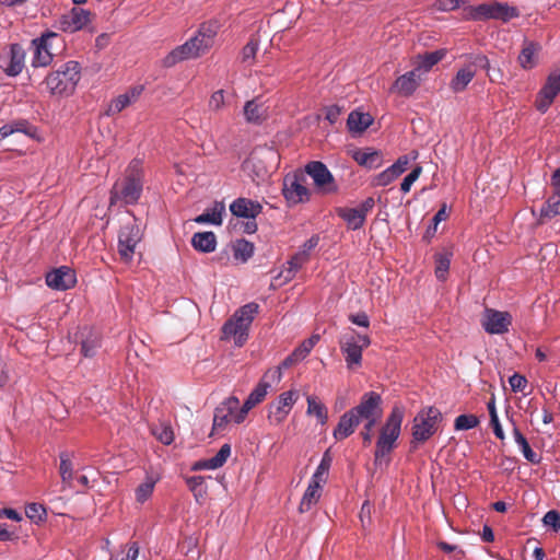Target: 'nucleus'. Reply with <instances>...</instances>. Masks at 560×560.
Wrapping results in <instances>:
<instances>
[{"label": "nucleus", "mask_w": 560, "mask_h": 560, "mask_svg": "<svg viewBox=\"0 0 560 560\" xmlns=\"http://www.w3.org/2000/svg\"><path fill=\"white\" fill-rule=\"evenodd\" d=\"M352 159L361 166L370 170L378 168L383 165L381 151L373 149H358L353 151Z\"/></svg>", "instance_id": "b1692460"}, {"label": "nucleus", "mask_w": 560, "mask_h": 560, "mask_svg": "<svg viewBox=\"0 0 560 560\" xmlns=\"http://www.w3.org/2000/svg\"><path fill=\"white\" fill-rule=\"evenodd\" d=\"M337 214L347 222L352 230H359L364 225L363 217L354 208H338Z\"/></svg>", "instance_id": "e433bc0d"}, {"label": "nucleus", "mask_w": 560, "mask_h": 560, "mask_svg": "<svg viewBox=\"0 0 560 560\" xmlns=\"http://www.w3.org/2000/svg\"><path fill=\"white\" fill-rule=\"evenodd\" d=\"M518 16L520 11L516 7H512L508 3H501L498 1L481 3L479 5L468 7L465 9V18L472 21L495 19L508 22Z\"/></svg>", "instance_id": "39448f33"}, {"label": "nucleus", "mask_w": 560, "mask_h": 560, "mask_svg": "<svg viewBox=\"0 0 560 560\" xmlns=\"http://www.w3.org/2000/svg\"><path fill=\"white\" fill-rule=\"evenodd\" d=\"M156 480L153 477H147L136 489V500L139 503L145 502L152 494Z\"/></svg>", "instance_id": "c03bdc74"}, {"label": "nucleus", "mask_w": 560, "mask_h": 560, "mask_svg": "<svg viewBox=\"0 0 560 560\" xmlns=\"http://www.w3.org/2000/svg\"><path fill=\"white\" fill-rule=\"evenodd\" d=\"M397 178L394 171H392L390 166L387 167L385 171L381 172L374 177L373 184L375 186H387L390 183H393Z\"/></svg>", "instance_id": "6e6d98bb"}, {"label": "nucleus", "mask_w": 560, "mask_h": 560, "mask_svg": "<svg viewBox=\"0 0 560 560\" xmlns=\"http://www.w3.org/2000/svg\"><path fill=\"white\" fill-rule=\"evenodd\" d=\"M451 253H438L435 254V277L440 281H444L447 278V273L451 265Z\"/></svg>", "instance_id": "79ce46f5"}, {"label": "nucleus", "mask_w": 560, "mask_h": 560, "mask_svg": "<svg viewBox=\"0 0 560 560\" xmlns=\"http://www.w3.org/2000/svg\"><path fill=\"white\" fill-rule=\"evenodd\" d=\"M509 383H510V386L512 388L513 392L517 393V392H524L526 385H527V380L525 378V376L518 374V373H514L510 378H509Z\"/></svg>", "instance_id": "052dcab7"}, {"label": "nucleus", "mask_w": 560, "mask_h": 560, "mask_svg": "<svg viewBox=\"0 0 560 560\" xmlns=\"http://www.w3.org/2000/svg\"><path fill=\"white\" fill-rule=\"evenodd\" d=\"M298 399L299 394L296 390H288L281 393L276 400L271 401L267 406V419L270 422V424H281L289 416L290 411L292 410Z\"/></svg>", "instance_id": "9b49d317"}, {"label": "nucleus", "mask_w": 560, "mask_h": 560, "mask_svg": "<svg viewBox=\"0 0 560 560\" xmlns=\"http://www.w3.org/2000/svg\"><path fill=\"white\" fill-rule=\"evenodd\" d=\"M479 424V419L475 415H459L456 417L454 428L456 431L470 430Z\"/></svg>", "instance_id": "09e8293b"}, {"label": "nucleus", "mask_w": 560, "mask_h": 560, "mask_svg": "<svg viewBox=\"0 0 560 560\" xmlns=\"http://www.w3.org/2000/svg\"><path fill=\"white\" fill-rule=\"evenodd\" d=\"M513 436L524 457L532 464H538L540 462V457L532 450L528 441L516 427L513 429Z\"/></svg>", "instance_id": "f704fd0d"}, {"label": "nucleus", "mask_w": 560, "mask_h": 560, "mask_svg": "<svg viewBox=\"0 0 560 560\" xmlns=\"http://www.w3.org/2000/svg\"><path fill=\"white\" fill-rule=\"evenodd\" d=\"M230 211L238 218L255 219L261 213L262 206L258 201L241 197L230 205Z\"/></svg>", "instance_id": "4be33fe9"}, {"label": "nucleus", "mask_w": 560, "mask_h": 560, "mask_svg": "<svg viewBox=\"0 0 560 560\" xmlns=\"http://www.w3.org/2000/svg\"><path fill=\"white\" fill-rule=\"evenodd\" d=\"M402 419L404 409L395 406L381 429L374 452L375 465H382L384 460L386 465L389 463V459H385V457L395 447V443L400 435Z\"/></svg>", "instance_id": "7ed1b4c3"}, {"label": "nucleus", "mask_w": 560, "mask_h": 560, "mask_svg": "<svg viewBox=\"0 0 560 560\" xmlns=\"http://www.w3.org/2000/svg\"><path fill=\"white\" fill-rule=\"evenodd\" d=\"M59 40V35L54 32L44 33L40 37L33 39L34 55L32 66L35 68L49 66L55 56L54 43Z\"/></svg>", "instance_id": "f8f14e48"}, {"label": "nucleus", "mask_w": 560, "mask_h": 560, "mask_svg": "<svg viewBox=\"0 0 560 560\" xmlns=\"http://www.w3.org/2000/svg\"><path fill=\"white\" fill-rule=\"evenodd\" d=\"M81 79V66L78 61L69 60L51 71L45 78V84L54 96H69Z\"/></svg>", "instance_id": "f03ea898"}, {"label": "nucleus", "mask_w": 560, "mask_h": 560, "mask_svg": "<svg viewBox=\"0 0 560 560\" xmlns=\"http://www.w3.org/2000/svg\"><path fill=\"white\" fill-rule=\"evenodd\" d=\"M282 373L281 368L269 369L256 387L250 392L248 398L256 405L260 404L268 394L272 383H279L281 381Z\"/></svg>", "instance_id": "412c9836"}, {"label": "nucleus", "mask_w": 560, "mask_h": 560, "mask_svg": "<svg viewBox=\"0 0 560 560\" xmlns=\"http://www.w3.org/2000/svg\"><path fill=\"white\" fill-rule=\"evenodd\" d=\"M559 93L560 69H555L550 71L545 84L542 85V88L540 89L536 96V109L542 114L546 113Z\"/></svg>", "instance_id": "2eb2a0df"}, {"label": "nucleus", "mask_w": 560, "mask_h": 560, "mask_svg": "<svg viewBox=\"0 0 560 560\" xmlns=\"http://www.w3.org/2000/svg\"><path fill=\"white\" fill-rule=\"evenodd\" d=\"M305 172L310 175L316 188L324 194H332L338 190V186L331 172L320 161H312L306 164Z\"/></svg>", "instance_id": "4468645a"}, {"label": "nucleus", "mask_w": 560, "mask_h": 560, "mask_svg": "<svg viewBox=\"0 0 560 560\" xmlns=\"http://www.w3.org/2000/svg\"><path fill=\"white\" fill-rule=\"evenodd\" d=\"M374 206V198L369 197L363 202H361L359 207L354 208V210H357L363 217V221L365 222L366 215L373 210Z\"/></svg>", "instance_id": "774afa93"}, {"label": "nucleus", "mask_w": 560, "mask_h": 560, "mask_svg": "<svg viewBox=\"0 0 560 560\" xmlns=\"http://www.w3.org/2000/svg\"><path fill=\"white\" fill-rule=\"evenodd\" d=\"M304 265L300 260H295V255L291 257L288 261V267L281 271L280 276L284 278V281L288 282L292 280L295 273L303 267Z\"/></svg>", "instance_id": "864d4df0"}, {"label": "nucleus", "mask_w": 560, "mask_h": 560, "mask_svg": "<svg viewBox=\"0 0 560 560\" xmlns=\"http://www.w3.org/2000/svg\"><path fill=\"white\" fill-rule=\"evenodd\" d=\"M422 173V167L421 166H416L401 182L400 184V190L404 192V194H407L410 191V188L411 186L413 185V183L419 178V176L421 175Z\"/></svg>", "instance_id": "5fc2aeb1"}, {"label": "nucleus", "mask_w": 560, "mask_h": 560, "mask_svg": "<svg viewBox=\"0 0 560 560\" xmlns=\"http://www.w3.org/2000/svg\"><path fill=\"white\" fill-rule=\"evenodd\" d=\"M191 245L196 250L211 253L215 249L217 237L213 232H198L191 238Z\"/></svg>", "instance_id": "c85d7f7f"}, {"label": "nucleus", "mask_w": 560, "mask_h": 560, "mask_svg": "<svg viewBox=\"0 0 560 560\" xmlns=\"http://www.w3.org/2000/svg\"><path fill=\"white\" fill-rule=\"evenodd\" d=\"M214 35L215 31L211 27V25H202L195 37L198 39L202 38L203 40L209 39V44L207 45L208 50L213 45Z\"/></svg>", "instance_id": "0e129e2a"}, {"label": "nucleus", "mask_w": 560, "mask_h": 560, "mask_svg": "<svg viewBox=\"0 0 560 560\" xmlns=\"http://www.w3.org/2000/svg\"><path fill=\"white\" fill-rule=\"evenodd\" d=\"M224 105V91L218 90L212 93L209 100V108L211 110H220Z\"/></svg>", "instance_id": "680f3d73"}, {"label": "nucleus", "mask_w": 560, "mask_h": 560, "mask_svg": "<svg viewBox=\"0 0 560 560\" xmlns=\"http://www.w3.org/2000/svg\"><path fill=\"white\" fill-rule=\"evenodd\" d=\"M512 317L508 312L487 308L482 319V327L488 334L502 335L509 331Z\"/></svg>", "instance_id": "f3484780"}, {"label": "nucleus", "mask_w": 560, "mask_h": 560, "mask_svg": "<svg viewBox=\"0 0 560 560\" xmlns=\"http://www.w3.org/2000/svg\"><path fill=\"white\" fill-rule=\"evenodd\" d=\"M319 340V336H312L311 338L304 340L300 347L296 348L298 354H301L304 359L312 351L316 342Z\"/></svg>", "instance_id": "e2e57ef3"}, {"label": "nucleus", "mask_w": 560, "mask_h": 560, "mask_svg": "<svg viewBox=\"0 0 560 560\" xmlns=\"http://www.w3.org/2000/svg\"><path fill=\"white\" fill-rule=\"evenodd\" d=\"M77 283L74 271L66 266L54 269L46 275V284L59 291H66L73 288Z\"/></svg>", "instance_id": "a211bd4d"}, {"label": "nucleus", "mask_w": 560, "mask_h": 560, "mask_svg": "<svg viewBox=\"0 0 560 560\" xmlns=\"http://www.w3.org/2000/svg\"><path fill=\"white\" fill-rule=\"evenodd\" d=\"M208 44L209 39H198L194 36L185 44L177 46L167 56H165L163 59V66L171 68L180 61L198 58L207 51Z\"/></svg>", "instance_id": "6e6552de"}, {"label": "nucleus", "mask_w": 560, "mask_h": 560, "mask_svg": "<svg viewBox=\"0 0 560 560\" xmlns=\"http://www.w3.org/2000/svg\"><path fill=\"white\" fill-rule=\"evenodd\" d=\"M540 48V45L537 43L525 42L517 58L520 66L525 70L533 69L537 65V55Z\"/></svg>", "instance_id": "bb28decb"}, {"label": "nucleus", "mask_w": 560, "mask_h": 560, "mask_svg": "<svg viewBox=\"0 0 560 560\" xmlns=\"http://www.w3.org/2000/svg\"><path fill=\"white\" fill-rule=\"evenodd\" d=\"M26 516L34 523L38 524L46 518V510L42 504L31 503L25 508Z\"/></svg>", "instance_id": "8fccbe9b"}, {"label": "nucleus", "mask_w": 560, "mask_h": 560, "mask_svg": "<svg viewBox=\"0 0 560 560\" xmlns=\"http://www.w3.org/2000/svg\"><path fill=\"white\" fill-rule=\"evenodd\" d=\"M139 556V545L137 541H132L128 545V550L125 556L110 558V560H136Z\"/></svg>", "instance_id": "338daca9"}, {"label": "nucleus", "mask_w": 560, "mask_h": 560, "mask_svg": "<svg viewBox=\"0 0 560 560\" xmlns=\"http://www.w3.org/2000/svg\"><path fill=\"white\" fill-rule=\"evenodd\" d=\"M142 163L140 160H132L126 168L125 177L114 184L110 190L109 205L118 201L125 205H135L141 197L143 183Z\"/></svg>", "instance_id": "f257e3e1"}, {"label": "nucleus", "mask_w": 560, "mask_h": 560, "mask_svg": "<svg viewBox=\"0 0 560 560\" xmlns=\"http://www.w3.org/2000/svg\"><path fill=\"white\" fill-rule=\"evenodd\" d=\"M187 486L189 490L194 493V497L197 501L203 499L207 494V489L205 486V477L202 476H192L187 479Z\"/></svg>", "instance_id": "49530a36"}, {"label": "nucleus", "mask_w": 560, "mask_h": 560, "mask_svg": "<svg viewBox=\"0 0 560 560\" xmlns=\"http://www.w3.org/2000/svg\"><path fill=\"white\" fill-rule=\"evenodd\" d=\"M331 463H332V457L330 455L329 450H327L324 453V455L320 459V463L317 466L314 475L312 476L311 481H317L319 485L325 483L327 480V475H328L329 468L331 466Z\"/></svg>", "instance_id": "ea45409f"}, {"label": "nucleus", "mask_w": 560, "mask_h": 560, "mask_svg": "<svg viewBox=\"0 0 560 560\" xmlns=\"http://www.w3.org/2000/svg\"><path fill=\"white\" fill-rule=\"evenodd\" d=\"M442 415L435 407L421 410L413 419L410 450L416 451L419 443L428 441L438 430Z\"/></svg>", "instance_id": "423d86ee"}, {"label": "nucleus", "mask_w": 560, "mask_h": 560, "mask_svg": "<svg viewBox=\"0 0 560 560\" xmlns=\"http://www.w3.org/2000/svg\"><path fill=\"white\" fill-rule=\"evenodd\" d=\"M359 424L360 422L353 412L348 410L340 417L337 427L332 431V436L337 441H342L353 434Z\"/></svg>", "instance_id": "5701e85b"}, {"label": "nucleus", "mask_w": 560, "mask_h": 560, "mask_svg": "<svg viewBox=\"0 0 560 560\" xmlns=\"http://www.w3.org/2000/svg\"><path fill=\"white\" fill-rule=\"evenodd\" d=\"M238 405V398L231 396L215 408L211 435L223 432L230 423L234 422V416H236Z\"/></svg>", "instance_id": "dca6fc26"}, {"label": "nucleus", "mask_w": 560, "mask_h": 560, "mask_svg": "<svg viewBox=\"0 0 560 560\" xmlns=\"http://www.w3.org/2000/svg\"><path fill=\"white\" fill-rule=\"evenodd\" d=\"M59 457H60L59 474H60L61 480L67 487H71L72 480H73V465L70 459V456L67 452H62V453H60Z\"/></svg>", "instance_id": "58836bf2"}, {"label": "nucleus", "mask_w": 560, "mask_h": 560, "mask_svg": "<svg viewBox=\"0 0 560 560\" xmlns=\"http://www.w3.org/2000/svg\"><path fill=\"white\" fill-rule=\"evenodd\" d=\"M420 85L419 69H413L405 74L398 77L389 92L399 96L408 97L415 93Z\"/></svg>", "instance_id": "aec40b11"}, {"label": "nucleus", "mask_w": 560, "mask_h": 560, "mask_svg": "<svg viewBox=\"0 0 560 560\" xmlns=\"http://www.w3.org/2000/svg\"><path fill=\"white\" fill-rule=\"evenodd\" d=\"M476 74V71L471 68V66H466L457 71L455 77L452 79L450 83V88L453 92L459 93L463 92L467 85L471 82Z\"/></svg>", "instance_id": "7c9ffc66"}, {"label": "nucleus", "mask_w": 560, "mask_h": 560, "mask_svg": "<svg viewBox=\"0 0 560 560\" xmlns=\"http://www.w3.org/2000/svg\"><path fill=\"white\" fill-rule=\"evenodd\" d=\"M230 455H231V445L223 444L213 457L208 458L210 466H212L213 469L222 467L226 463Z\"/></svg>", "instance_id": "603ef678"}, {"label": "nucleus", "mask_w": 560, "mask_h": 560, "mask_svg": "<svg viewBox=\"0 0 560 560\" xmlns=\"http://www.w3.org/2000/svg\"><path fill=\"white\" fill-rule=\"evenodd\" d=\"M258 310L259 305L254 302L240 307L223 325V338H233L235 346L242 347L248 339V329Z\"/></svg>", "instance_id": "20e7f679"}, {"label": "nucleus", "mask_w": 560, "mask_h": 560, "mask_svg": "<svg viewBox=\"0 0 560 560\" xmlns=\"http://www.w3.org/2000/svg\"><path fill=\"white\" fill-rule=\"evenodd\" d=\"M306 401H307L306 413L308 416L316 417L318 423L320 425H325L328 421L327 407L316 396H313V395L307 396Z\"/></svg>", "instance_id": "2f4dec72"}, {"label": "nucleus", "mask_w": 560, "mask_h": 560, "mask_svg": "<svg viewBox=\"0 0 560 560\" xmlns=\"http://www.w3.org/2000/svg\"><path fill=\"white\" fill-rule=\"evenodd\" d=\"M339 343L348 369H353L361 365L362 351L370 346L371 340L369 336L351 330L341 337Z\"/></svg>", "instance_id": "0eeeda50"}, {"label": "nucleus", "mask_w": 560, "mask_h": 560, "mask_svg": "<svg viewBox=\"0 0 560 560\" xmlns=\"http://www.w3.org/2000/svg\"><path fill=\"white\" fill-rule=\"evenodd\" d=\"M458 7L459 0H435L433 3V8L441 12L452 11Z\"/></svg>", "instance_id": "69168bd1"}, {"label": "nucleus", "mask_w": 560, "mask_h": 560, "mask_svg": "<svg viewBox=\"0 0 560 560\" xmlns=\"http://www.w3.org/2000/svg\"><path fill=\"white\" fill-rule=\"evenodd\" d=\"M151 433L163 444L170 445L174 441V432L170 423L160 422L151 425Z\"/></svg>", "instance_id": "a19ab883"}, {"label": "nucleus", "mask_w": 560, "mask_h": 560, "mask_svg": "<svg viewBox=\"0 0 560 560\" xmlns=\"http://www.w3.org/2000/svg\"><path fill=\"white\" fill-rule=\"evenodd\" d=\"M320 488L322 485H319L317 481H310V485L304 492L302 500L299 505V511L301 513L308 512L311 508L317 503V501L320 498Z\"/></svg>", "instance_id": "c756f323"}, {"label": "nucleus", "mask_w": 560, "mask_h": 560, "mask_svg": "<svg viewBox=\"0 0 560 560\" xmlns=\"http://www.w3.org/2000/svg\"><path fill=\"white\" fill-rule=\"evenodd\" d=\"M25 51L20 44L10 46V61L4 71L10 77L20 74L24 68Z\"/></svg>", "instance_id": "393cba45"}, {"label": "nucleus", "mask_w": 560, "mask_h": 560, "mask_svg": "<svg viewBox=\"0 0 560 560\" xmlns=\"http://www.w3.org/2000/svg\"><path fill=\"white\" fill-rule=\"evenodd\" d=\"M244 115L246 120L250 124H260L267 116L264 104L258 103L257 100L246 102Z\"/></svg>", "instance_id": "473e14b6"}, {"label": "nucleus", "mask_w": 560, "mask_h": 560, "mask_svg": "<svg viewBox=\"0 0 560 560\" xmlns=\"http://www.w3.org/2000/svg\"><path fill=\"white\" fill-rule=\"evenodd\" d=\"M350 411L359 422L365 420L368 427H374L383 413L382 397L376 392H368L361 397L360 404L351 408Z\"/></svg>", "instance_id": "1a4fd4ad"}, {"label": "nucleus", "mask_w": 560, "mask_h": 560, "mask_svg": "<svg viewBox=\"0 0 560 560\" xmlns=\"http://www.w3.org/2000/svg\"><path fill=\"white\" fill-rule=\"evenodd\" d=\"M101 347V337L98 332L93 331L91 329H84L82 332V341H81V353L85 358H93L97 349Z\"/></svg>", "instance_id": "cd10ccee"}, {"label": "nucleus", "mask_w": 560, "mask_h": 560, "mask_svg": "<svg viewBox=\"0 0 560 560\" xmlns=\"http://www.w3.org/2000/svg\"><path fill=\"white\" fill-rule=\"evenodd\" d=\"M255 406L256 404L247 397L243 406H238V408L236 409V416H234V423H242L245 420L248 411L253 409Z\"/></svg>", "instance_id": "13d9d810"}, {"label": "nucleus", "mask_w": 560, "mask_h": 560, "mask_svg": "<svg viewBox=\"0 0 560 560\" xmlns=\"http://www.w3.org/2000/svg\"><path fill=\"white\" fill-rule=\"evenodd\" d=\"M90 22V11L73 8L68 14L59 20V30L67 33H74L82 30Z\"/></svg>", "instance_id": "6ab92c4d"}, {"label": "nucleus", "mask_w": 560, "mask_h": 560, "mask_svg": "<svg viewBox=\"0 0 560 560\" xmlns=\"http://www.w3.org/2000/svg\"><path fill=\"white\" fill-rule=\"evenodd\" d=\"M259 48V39L252 36L248 43L242 49V62L253 65Z\"/></svg>", "instance_id": "de8ad7c7"}, {"label": "nucleus", "mask_w": 560, "mask_h": 560, "mask_svg": "<svg viewBox=\"0 0 560 560\" xmlns=\"http://www.w3.org/2000/svg\"><path fill=\"white\" fill-rule=\"evenodd\" d=\"M445 50H435L431 52H427L422 57H420L419 71L423 69L424 71H429L433 66L440 62L445 57Z\"/></svg>", "instance_id": "a18cd8bd"}, {"label": "nucleus", "mask_w": 560, "mask_h": 560, "mask_svg": "<svg viewBox=\"0 0 560 560\" xmlns=\"http://www.w3.org/2000/svg\"><path fill=\"white\" fill-rule=\"evenodd\" d=\"M32 130L33 127L26 120H18L7 124L0 128V141L14 132H23L25 135L33 136Z\"/></svg>", "instance_id": "4c0bfd02"}, {"label": "nucleus", "mask_w": 560, "mask_h": 560, "mask_svg": "<svg viewBox=\"0 0 560 560\" xmlns=\"http://www.w3.org/2000/svg\"><path fill=\"white\" fill-rule=\"evenodd\" d=\"M373 124V117L369 113L353 110L349 114L347 126L350 132L362 133Z\"/></svg>", "instance_id": "a878e982"}, {"label": "nucleus", "mask_w": 560, "mask_h": 560, "mask_svg": "<svg viewBox=\"0 0 560 560\" xmlns=\"http://www.w3.org/2000/svg\"><path fill=\"white\" fill-rule=\"evenodd\" d=\"M438 547L445 553H453L455 560H463L465 558V551L456 545L439 541Z\"/></svg>", "instance_id": "4d7b16f0"}, {"label": "nucleus", "mask_w": 560, "mask_h": 560, "mask_svg": "<svg viewBox=\"0 0 560 560\" xmlns=\"http://www.w3.org/2000/svg\"><path fill=\"white\" fill-rule=\"evenodd\" d=\"M560 215V192H553L540 209L539 221Z\"/></svg>", "instance_id": "c9c22d12"}, {"label": "nucleus", "mask_w": 560, "mask_h": 560, "mask_svg": "<svg viewBox=\"0 0 560 560\" xmlns=\"http://www.w3.org/2000/svg\"><path fill=\"white\" fill-rule=\"evenodd\" d=\"M304 174H288L283 179L282 192L290 205L308 201L310 190L304 185Z\"/></svg>", "instance_id": "ddd939ff"}, {"label": "nucleus", "mask_w": 560, "mask_h": 560, "mask_svg": "<svg viewBox=\"0 0 560 560\" xmlns=\"http://www.w3.org/2000/svg\"><path fill=\"white\" fill-rule=\"evenodd\" d=\"M142 240V231L136 222L121 226L118 234V254L125 262L132 260L136 247Z\"/></svg>", "instance_id": "9d476101"}, {"label": "nucleus", "mask_w": 560, "mask_h": 560, "mask_svg": "<svg viewBox=\"0 0 560 560\" xmlns=\"http://www.w3.org/2000/svg\"><path fill=\"white\" fill-rule=\"evenodd\" d=\"M233 252L235 259H240L245 262L253 256L254 245L246 240H240L234 244Z\"/></svg>", "instance_id": "37998d69"}, {"label": "nucleus", "mask_w": 560, "mask_h": 560, "mask_svg": "<svg viewBox=\"0 0 560 560\" xmlns=\"http://www.w3.org/2000/svg\"><path fill=\"white\" fill-rule=\"evenodd\" d=\"M225 211V206L223 202H214L212 209L210 211H206L202 214L198 215L195 219V222L205 224L211 223L215 225H220L222 223V214Z\"/></svg>", "instance_id": "72a5a7b5"}, {"label": "nucleus", "mask_w": 560, "mask_h": 560, "mask_svg": "<svg viewBox=\"0 0 560 560\" xmlns=\"http://www.w3.org/2000/svg\"><path fill=\"white\" fill-rule=\"evenodd\" d=\"M130 104H131L130 98L127 95L120 94L110 102L105 114L107 116H114V115L120 113L122 109H125Z\"/></svg>", "instance_id": "3c124183"}, {"label": "nucleus", "mask_w": 560, "mask_h": 560, "mask_svg": "<svg viewBox=\"0 0 560 560\" xmlns=\"http://www.w3.org/2000/svg\"><path fill=\"white\" fill-rule=\"evenodd\" d=\"M542 522L546 526H550L558 532L560 529V513L555 510L548 511L544 515Z\"/></svg>", "instance_id": "bf43d9fd"}]
</instances>
